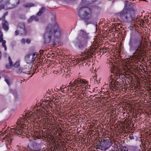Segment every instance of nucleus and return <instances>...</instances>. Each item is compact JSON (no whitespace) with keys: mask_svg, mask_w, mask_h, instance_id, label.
<instances>
[{"mask_svg":"<svg viewBox=\"0 0 151 151\" xmlns=\"http://www.w3.org/2000/svg\"><path fill=\"white\" fill-rule=\"evenodd\" d=\"M129 45V50L135 51L133 53L134 57L140 61L145 52V45L142 44V39L138 37H131Z\"/></svg>","mask_w":151,"mask_h":151,"instance_id":"1","label":"nucleus"},{"mask_svg":"<svg viewBox=\"0 0 151 151\" xmlns=\"http://www.w3.org/2000/svg\"><path fill=\"white\" fill-rule=\"evenodd\" d=\"M89 39V33L84 30L81 29L76 38L75 45L78 49L82 50L87 47L88 40Z\"/></svg>","mask_w":151,"mask_h":151,"instance_id":"2","label":"nucleus"},{"mask_svg":"<svg viewBox=\"0 0 151 151\" xmlns=\"http://www.w3.org/2000/svg\"><path fill=\"white\" fill-rule=\"evenodd\" d=\"M78 15L81 18L84 20L87 25L92 23V12L90 8L86 6L81 7L78 11Z\"/></svg>","mask_w":151,"mask_h":151,"instance_id":"3","label":"nucleus"},{"mask_svg":"<svg viewBox=\"0 0 151 151\" xmlns=\"http://www.w3.org/2000/svg\"><path fill=\"white\" fill-rule=\"evenodd\" d=\"M52 25L48 24L45 30V32L44 36V43L47 44L50 43L54 46H55L57 45L58 41L55 39H54L53 40L51 41V37L52 35V31L53 29Z\"/></svg>","mask_w":151,"mask_h":151,"instance_id":"4","label":"nucleus"},{"mask_svg":"<svg viewBox=\"0 0 151 151\" xmlns=\"http://www.w3.org/2000/svg\"><path fill=\"white\" fill-rule=\"evenodd\" d=\"M52 16V22L54 23V25L53 26L52 25L53 27L52 35H53L55 37L54 39H56V38L58 39L60 37L62 30L55 21V15L53 14Z\"/></svg>","mask_w":151,"mask_h":151,"instance_id":"5","label":"nucleus"},{"mask_svg":"<svg viewBox=\"0 0 151 151\" xmlns=\"http://www.w3.org/2000/svg\"><path fill=\"white\" fill-rule=\"evenodd\" d=\"M134 9L132 8H127L124 7L119 13L121 19L124 20H127L129 17H132V13Z\"/></svg>","mask_w":151,"mask_h":151,"instance_id":"6","label":"nucleus"},{"mask_svg":"<svg viewBox=\"0 0 151 151\" xmlns=\"http://www.w3.org/2000/svg\"><path fill=\"white\" fill-rule=\"evenodd\" d=\"M19 0H7L4 3L3 9L7 10L14 8L18 5Z\"/></svg>","mask_w":151,"mask_h":151,"instance_id":"7","label":"nucleus"},{"mask_svg":"<svg viewBox=\"0 0 151 151\" xmlns=\"http://www.w3.org/2000/svg\"><path fill=\"white\" fill-rule=\"evenodd\" d=\"M101 145L100 147L101 148V150L105 151L108 149L112 145V143L110 139H102L100 141Z\"/></svg>","mask_w":151,"mask_h":151,"instance_id":"8","label":"nucleus"},{"mask_svg":"<svg viewBox=\"0 0 151 151\" xmlns=\"http://www.w3.org/2000/svg\"><path fill=\"white\" fill-rule=\"evenodd\" d=\"M8 14V12H6L4 14L1 18H0L1 20L2 21V27L3 29L6 31H8L9 29V24L8 22L5 19V17Z\"/></svg>","mask_w":151,"mask_h":151,"instance_id":"9","label":"nucleus"},{"mask_svg":"<svg viewBox=\"0 0 151 151\" xmlns=\"http://www.w3.org/2000/svg\"><path fill=\"white\" fill-rule=\"evenodd\" d=\"M18 28L20 34L23 35H25L26 34L27 30L25 28L24 23H19L18 25Z\"/></svg>","mask_w":151,"mask_h":151,"instance_id":"10","label":"nucleus"},{"mask_svg":"<svg viewBox=\"0 0 151 151\" xmlns=\"http://www.w3.org/2000/svg\"><path fill=\"white\" fill-rule=\"evenodd\" d=\"M32 68H29V66L26 65L21 69H19L18 71V72L19 73H23L26 74L27 73V75L29 74L30 73V71L31 70Z\"/></svg>","mask_w":151,"mask_h":151,"instance_id":"11","label":"nucleus"},{"mask_svg":"<svg viewBox=\"0 0 151 151\" xmlns=\"http://www.w3.org/2000/svg\"><path fill=\"white\" fill-rule=\"evenodd\" d=\"M26 124H22L20 129H17L15 131V133L18 135H22L23 132H24V130L23 128L24 127H26Z\"/></svg>","mask_w":151,"mask_h":151,"instance_id":"12","label":"nucleus"},{"mask_svg":"<svg viewBox=\"0 0 151 151\" xmlns=\"http://www.w3.org/2000/svg\"><path fill=\"white\" fill-rule=\"evenodd\" d=\"M24 60L27 63H31L32 64L33 62L31 54H28L26 55L25 57Z\"/></svg>","mask_w":151,"mask_h":151,"instance_id":"13","label":"nucleus"},{"mask_svg":"<svg viewBox=\"0 0 151 151\" xmlns=\"http://www.w3.org/2000/svg\"><path fill=\"white\" fill-rule=\"evenodd\" d=\"M81 82V79L78 78L77 79H76L73 82L71 81L70 83H69L70 84V86H77L76 87H79L80 86H78V85H80V82Z\"/></svg>","mask_w":151,"mask_h":151,"instance_id":"14","label":"nucleus"},{"mask_svg":"<svg viewBox=\"0 0 151 151\" xmlns=\"http://www.w3.org/2000/svg\"><path fill=\"white\" fill-rule=\"evenodd\" d=\"M120 84L119 83L118 81H113L112 83H111L110 84V86L113 87V89H116V86L117 85H119Z\"/></svg>","mask_w":151,"mask_h":151,"instance_id":"15","label":"nucleus"},{"mask_svg":"<svg viewBox=\"0 0 151 151\" xmlns=\"http://www.w3.org/2000/svg\"><path fill=\"white\" fill-rule=\"evenodd\" d=\"M46 8L45 7H42L37 14V16H40L45 11Z\"/></svg>","mask_w":151,"mask_h":151,"instance_id":"16","label":"nucleus"},{"mask_svg":"<svg viewBox=\"0 0 151 151\" xmlns=\"http://www.w3.org/2000/svg\"><path fill=\"white\" fill-rule=\"evenodd\" d=\"M118 151H128L127 148L125 146H117Z\"/></svg>","mask_w":151,"mask_h":151,"instance_id":"17","label":"nucleus"},{"mask_svg":"<svg viewBox=\"0 0 151 151\" xmlns=\"http://www.w3.org/2000/svg\"><path fill=\"white\" fill-rule=\"evenodd\" d=\"M35 6V4L32 3H27L24 5V7L26 8H29Z\"/></svg>","mask_w":151,"mask_h":151,"instance_id":"18","label":"nucleus"},{"mask_svg":"<svg viewBox=\"0 0 151 151\" xmlns=\"http://www.w3.org/2000/svg\"><path fill=\"white\" fill-rule=\"evenodd\" d=\"M37 52H34L32 54H31V56L32 57V60H33V62L35 60V59L37 57L38 54L37 53Z\"/></svg>","mask_w":151,"mask_h":151,"instance_id":"19","label":"nucleus"},{"mask_svg":"<svg viewBox=\"0 0 151 151\" xmlns=\"http://www.w3.org/2000/svg\"><path fill=\"white\" fill-rule=\"evenodd\" d=\"M93 54V53L91 52H88L85 53V57H86L87 58H91V57L92 55Z\"/></svg>","mask_w":151,"mask_h":151,"instance_id":"20","label":"nucleus"},{"mask_svg":"<svg viewBox=\"0 0 151 151\" xmlns=\"http://www.w3.org/2000/svg\"><path fill=\"white\" fill-rule=\"evenodd\" d=\"M132 17H129L131 19H132V22H134L135 21V19H137V18L135 19V17L134 16V10L132 12Z\"/></svg>","mask_w":151,"mask_h":151,"instance_id":"21","label":"nucleus"},{"mask_svg":"<svg viewBox=\"0 0 151 151\" xmlns=\"http://www.w3.org/2000/svg\"><path fill=\"white\" fill-rule=\"evenodd\" d=\"M1 42H2V46L4 48L5 50H6V41L5 40H3L1 41Z\"/></svg>","mask_w":151,"mask_h":151,"instance_id":"22","label":"nucleus"},{"mask_svg":"<svg viewBox=\"0 0 151 151\" xmlns=\"http://www.w3.org/2000/svg\"><path fill=\"white\" fill-rule=\"evenodd\" d=\"M19 61H17L14 65H12L15 68H17L19 66Z\"/></svg>","mask_w":151,"mask_h":151,"instance_id":"23","label":"nucleus"},{"mask_svg":"<svg viewBox=\"0 0 151 151\" xmlns=\"http://www.w3.org/2000/svg\"><path fill=\"white\" fill-rule=\"evenodd\" d=\"M112 74H111L110 76H109V78H110V79L109 81V83H112L113 81H114V77H112Z\"/></svg>","mask_w":151,"mask_h":151,"instance_id":"24","label":"nucleus"},{"mask_svg":"<svg viewBox=\"0 0 151 151\" xmlns=\"http://www.w3.org/2000/svg\"><path fill=\"white\" fill-rule=\"evenodd\" d=\"M80 83V84H84V85H85L86 84L87 82L84 80L81 79V82Z\"/></svg>","mask_w":151,"mask_h":151,"instance_id":"25","label":"nucleus"},{"mask_svg":"<svg viewBox=\"0 0 151 151\" xmlns=\"http://www.w3.org/2000/svg\"><path fill=\"white\" fill-rule=\"evenodd\" d=\"M34 15L32 16L28 20V22L29 23H30L34 19Z\"/></svg>","mask_w":151,"mask_h":151,"instance_id":"26","label":"nucleus"},{"mask_svg":"<svg viewBox=\"0 0 151 151\" xmlns=\"http://www.w3.org/2000/svg\"><path fill=\"white\" fill-rule=\"evenodd\" d=\"M100 144H101V143H100V141H99V143L96 145V146L95 147L96 149H100L101 150V147H100V146L101 145Z\"/></svg>","mask_w":151,"mask_h":151,"instance_id":"27","label":"nucleus"},{"mask_svg":"<svg viewBox=\"0 0 151 151\" xmlns=\"http://www.w3.org/2000/svg\"><path fill=\"white\" fill-rule=\"evenodd\" d=\"M3 0H0V4L1 3ZM4 5V3L3 4H0V10L1 9H3Z\"/></svg>","mask_w":151,"mask_h":151,"instance_id":"28","label":"nucleus"},{"mask_svg":"<svg viewBox=\"0 0 151 151\" xmlns=\"http://www.w3.org/2000/svg\"><path fill=\"white\" fill-rule=\"evenodd\" d=\"M8 60L9 61V64L10 65H12V61L11 59V58L10 57H9L8 58Z\"/></svg>","mask_w":151,"mask_h":151,"instance_id":"29","label":"nucleus"},{"mask_svg":"<svg viewBox=\"0 0 151 151\" xmlns=\"http://www.w3.org/2000/svg\"><path fill=\"white\" fill-rule=\"evenodd\" d=\"M38 17L39 16H35L34 15L33 18L35 21H37L39 20V18H38Z\"/></svg>","mask_w":151,"mask_h":151,"instance_id":"30","label":"nucleus"},{"mask_svg":"<svg viewBox=\"0 0 151 151\" xmlns=\"http://www.w3.org/2000/svg\"><path fill=\"white\" fill-rule=\"evenodd\" d=\"M125 76V75H120V74H117L116 75V77L117 76L118 77H119V78H123V77H124Z\"/></svg>","mask_w":151,"mask_h":151,"instance_id":"31","label":"nucleus"},{"mask_svg":"<svg viewBox=\"0 0 151 151\" xmlns=\"http://www.w3.org/2000/svg\"><path fill=\"white\" fill-rule=\"evenodd\" d=\"M85 88L87 89H91V86L90 85H87L85 86Z\"/></svg>","mask_w":151,"mask_h":151,"instance_id":"32","label":"nucleus"},{"mask_svg":"<svg viewBox=\"0 0 151 151\" xmlns=\"http://www.w3.org/2000/svg\"><path fill=\"white\" fill-rule=\"evenodd\" d=\"M15 33L16 35H18L19 33V29H18V28H17V29L15 31Z\"/></svg>","mask_w":151,"mask_h":151,"instance_id":"33","label":"nucleus"},{"mask_svg":"<svg viewBox=\"0 0 151 151\" xmlns=\"http://www.w3.org/2000/svg\"><path fill=\"white\" fill-rule=\"evenodd\" d=\"M5 81L6 82V83H7L8 85H10V82L8 79L5 78Z\"/></svg>","mask_w":151,"mask_h":151,"instance_id":"34","label":"nucleus"},{"mask_svg":"<svg viewBox=\"0 0 151 151\" xmlns=\"http://www.w3.org/2000/svg\"><path fill=\"white\" fill-rule=\"evenodd\" d=\"M11 129L13 130L12 131V133L13 132L14 133H15V131L17 129H16V128L15 127V128H12Z\"/></svg>","mask_w":151,"mask_h":151,"instance_id":"35","label":"nucleus"},{"mask_svg":"<svg viewBox=\"0 0 151 151\" xmlns=\"http://www.w3.org/2000/svg\"><path fill=\"white\" fill-rule=\"evenodd\" d=\"M6 68H7L8 69H9L11 68L12 66L10 65H6Z\"/></svg>","mask_w":151,"mask_h":151,"instance_id":"36","label":"nucleus"},{"mask_svg":"<svg viewBox=\"0 0 151 151\" xmlns=\"http://www.w3.org/2000/svg\"><path fill=\"white\" fill-rule=\"evenodd\" d=\"M24 121V119H19L18 120L17 122H19L20 123H21V122H23Z\"/></svg>","mask_w":151,"mask_h":151,"instance_id":"37","label":"nucleus"},{"mask_svg":"<svg viewBox=\"0 0 151 151\" xmlns=\"http://www.w3.org/2000/svg\"><path fill=\"white\" fill-rule=\"evenodd\" d=\"M26 42L28 44H29L30 43L31 41L29 39H27V40H26Z\"/></svg>","mask_w":151,"mask_h":151,"instance_id":"38","label":"nucleus"},{"mask_svg":"<svg viewBox=\"0 0 151 151\" xmlns=\"http://www.w3.org/2000/svg\"><path fill=\"white\" fill-rule=\"evenodd\" d=\"M82 94L83 95V96L84 97H86L87 96V95L85 93H83Z\"/></svg>","mask_w":151,"mask_h":151,"instance_id":"39","label":"nucleus"},{"mask_svg":"<svg viewBox=\"0 0 151 151\" xmlns=\"http://www.w3.org/2000/svg\"><path fill=\"white\" fill-rule=\"evenodd\" d=\"M77 93L76 92H73V96H74V97L76 96H77Z\"/></svg>","mask_w":151,"mask_h":151,"instance_id":"40","label":"nucleus"},{"mask_svg":"<svg viewBox=\"0 0 151 151\" xmlns=\"http://www.w3.org/2000/svg\"><path fill=\"white\" fill-rule=\"evenodd\" d=\"M118 78L119 77H118L117 76L116 77V75L115 76V79H114V81H115V82H116L118 79Z\"/></svg>","mask_w":151,"mask_h":151,"instance_id":"41","label":"nucleus"},{"mask_svg":"<svg viewBox=\"0 0 151 151\" xmlns=\"http://www.w3.org/2000/svg\"><path fill=\"white\" fill-rule=\"evenodd\" d=\"M45 123H46L48 122V120L47 119H45L44 121Z\"/></svg>","mask_w":151,"mask_h":151,"instance_id":"42","label":"nucleus"},{"mask_svg":"<svg viewBox=\"0 0 151 151\" xmlns=\"http://www.w3.org/2000/svg\"><path fill=\"white\" fill-rule=\"evenodd\" d=\"M3 40H3V37H0V42H1V41Z\"/></svg>","mask_w":151,"mask_h":151,"instance_id":"43","label":"nucleus"},{"mask_svg":"<svg viewBox=\"0 0 151 151\" xmlns=\"http://www.w3.org/2000/svg\"><path fill=\"white\" fill-rule=\"evenodd\" d=\"M3 34L2 32H1V31H0V37H3Z\"/></svg>","mask_w":151,"mask_h":151,"instance_id":"44","label":"nucleus"},{"mask_svg":"<svg viewBox=\"0 0 151 151\" xmlns=\"http://www.w3.org/2000/svg\"><path fill=\"white\" fill-rule=\"evenodd\" d=\"M67 88L66 87H65L63 90V91H62V92H63L65 90H67Z\"/></svg>","mask_w":151,"mask_h":151,"instance_id":"45","label":"nucleus"},{"mask_svg":"<svg viewBox=\"0 0 151 151\" xmlns=\"http://www.w3.org/2000/svg\"><path fill=\"white\" fill-rule=\"evenodd\" d=\"M114 150H113V149H112V151H118L117 147L116 149H115V148H114Z\"/></svg>","mask_w":151,"mask_h":151,"instance_id":"46","label":"nucleus"},{"mask_svg":"<svg viewBox=\"0 0 151 151\" xmlns=\"http://www.w3.org/2000/svg\"><path fill=\"white\" fill-rule=\"evenodd\" d=\"M96 77H97V76H93V78L94 79V80L96 79Z\"/></svg>","mask_w":151,"mask_h":151,"instance_id":"47","label":"nucleus"},{"mask_svg":"<svg viewBox=\"0 0 151 151\" xmlns=\"http://www.w3.org/2000/svg\"><path fill=\"white\" fill-rule=\"evenodd\" d=\"M129 137L131 139H134V137L133 136H129Z\"/></svg>","mask_w":151,"mask_h":151,"instance_id":"48","label":"nucleus"},{"mask_svg":"<svg viewBox=\"0 0 151 151\" xmlns=\"http://www.w3.org/2000/svg\"><path fill=\"white\" fill-rule=\"evenodd\" d=\"M12 45L14 46L15 45V42H13L12 43Z\"/></svg>","mask_w":151,"mask_h":151,"instance_id":"49","label":"nucleus"},{"mask_svg":"<svg viewBox=\"0 0 151 151\" xmlns=\"http://www.w3.org/2000/svg\"><path fill=\"white\" fill-rule=\"evenodd\" d=\"M40 54L41 55L43 54V50H42V51L40 50Z\"/></svg>","mask_w":151,"mask_h":151,"instance_id":"50","label":"nucleus"},{"mask_svg":"<svg viewBox=\"0 0 151 151\" xmlns=\"http://www.w3.org/2000/svg\"><path fill=\"white\" fill-rule=\"evenodd\" d=\"M25 40L24 39H23L22 40V42H25Z\"/></svg>","mask_w":151,"mask_h":151,"instance_id":"51","label":"nucleus"},{"mask_svg":"<svg viewBox=\"0 0 151 151\" xmlns=\"http://www.w3.org/2000/svg\"><path fill=\"white\" fill-rule=\"evenodd\" d=\"M17 125H19L20 124V123L19 122H17Z\"/></svg>","mask_w":151,"mask_h":151,"instance_id":"52","label":"nucleus"},{"mask_svg":"<svg viewBox=\"0 0 151 151\" xmlns=\"http://www.w3.org/2000/svg\"><path fill=\"white\" fill-rule=\"evenodd\" d=\"M60 90H61V91H63V88H62L61 87H60Z\"/></svg>","mask_w":151,"mask_h":151,"instance_id":"53","label":"nucleus"},{"mask_svg":"<svg viewBox=\"0 0 151 151\" xmlns=\"http://www.w3.org/2000/svg\"><path fill=\"white\" fill-rule=\"evenodd\" d=\"M83 0H82V1L81 3V5H82L83 4Z\"/></svg>","mask_w":151,"mask_h":151,"instance_id":"54","label":"nucleus"},{"mask_svg":"<svg viewBox=\"0 0 151 151\" xmlns=\"http://www.w3.org/2000/svg\"><path fill=\"white\" fill-rule=\"evenodd\" d=\"M33 73H32V75H31V76H29V79L30 78V77H31V76H32L33 75Z\"/></svg>","mask_w":151,"mask_h":151,"instance_id":"55","label":"nucleus"},{"mask_svg":"<svg viewBox=\"0 0 151 151\" xmlns=\"http://www.w3.org/2000/svg\"><path fill=\"white\" fill-rule=\"evenodd\" d=\"M77 98L78 99H79L80 98V96H78L77 97Z\"/></svg>","mask_w":151,"mask_h":151,"instance_id":"56","label":"nucleus"},{"mask_svg":"<svg viewBox=\"0 0 151 151\" xmlns=\"http://www.w3.org/2000/svg\"><path fill=\"white\" fill-rule=\"evenodd\" d=\"M93 92H94V89H93Z\"/></svg>","mask_w":151,"mask_h":151,"instance_id":"57","label":"nucleus"},{"mask_svg":"<svg viewBox=\"0 0 151 151\" xmlns=\"http://www.w3.org/2000/svg\"><path fill=\"white\" fill-rule=\"evenodd\" d=\"M96 81L97 82V83H98V81Z\"/></svg>","mask_w":151,"mask_h":151,"instance_id":"58","label":"nucleus"},{"mask_svg":"<svg viewBox=\"0 0 151 151\" xmlns=\"http://www.w3.org/2000/svg\"><path fill=\"white\" fill-rule=\"evenodd\" d=\"M89 91V92H91V91Z\"/></svg>","mask_w":151,"mask_h":151,"instance_id":"59","label":"nucleus"},{"mask_svg":"<svg viewBox=\"0 0 151 151\" xmlns=\"http://www.w3.org/2000/svg\"><path fill=\"white\" fill-rule=\"evenodd\" d=\"M122 81L123 82V83H123L124 82L123 81Z\"/></svg>","mask_w":151,"mask_h":151,"instance_id":"60","label":"nucleus"},{"mask_svg":"<svg viewBox=\"0 0 151 151\" xmlns=\"http://www.w3.org/2000/svg\"><path fill=\"white\" fill-rule=\"evenodd\" d=\"M47 94L48 93V92H47Z\"/></svg>","mask_w":151,"mask_h":151,"instance_id":"61","label":"nucleus"},{"mask_svg":"<svg viewBox=\"0 0 151 151\" xmlns=\"http://www.w3.org/2000/svg\"><path fill=\"white\" fill-rule=\"evenodd\" d=\"M13 127L14 126H12V127Z\"/></svg>","mask_w":151,"mask_h":151,"instance_id":"62","label":"nucleus"},{"mask_svg":"<svg viewBox=\"0 0 151 151\" xmlns=\"http://www.w3.org/2000/svg\"><path fill=\"white\" fill-rule=\"evenodd\" d=\"M1 78V76H0V79Z\"/></svg>","mask_w":151,"mask_h":151,"instance_id":"63","label":"nucleus"}]
</instances>
